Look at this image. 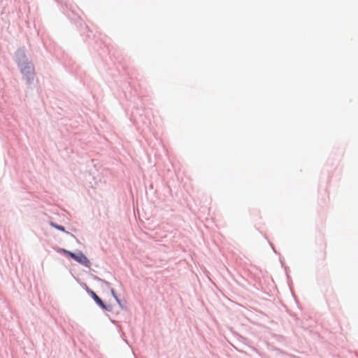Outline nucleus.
<instances>
[{
  "label": "nucleus",
  "instance_id": "nucleus-1",
  "mask_svg": "<svg viewBox=\"0 0 358 358\" xmlns=\"http://www.w3.org/2000/svg\"><path fill=\"white\" fill-rule=\"evenodd\" d=\"M62 251L64 254L67 255L71 258L73 259L74 260L81 264L82 265L88 268L90 266L91 264L90 260L83 252H79L78 253H73L66 250H63Z\"/></svg>",
  "mask_w": 358,
  "mask_h": 358
},
{
  "label": "nucleus",
  "instance_id": "nucleus-2",
  "mask_svg": "<svg viewBox=\"0 0 358 358\" xmlns=\"http://www.w3.org/2000/svg\"><path fill=\"white\" fill-rule=\"evenodd\" d=\"M91 295L94 301L103 308H106V306L101 301V299L92 291H91Z\"/></svg>",
  "mask_w": 358,
  "mask_h": 358
},
{
  "label": "nucleus",
  "instance_id": "nucleus-3",
  "mask_svg": "<svg viewBox=\"0 0 358 358\" xmlns=\"http://www.w3.org/2000/svg\"><path fill=\"white\" fill-rule=\"evenodd\" d=\"M50 224L53 227H55V228H56V229H59V230H60L62 231H65L64 228L62 226L58 225V224L52 223V222Z\"/></svg>",
  "mask_w": 358,
  "mask_h": 358
},
{
  "label": "nucleus",
  "instance_id": "nucleus-4",
  "mask_svg": "<svg viewBox=\"0 0 358 358\" xmlns=\"http://www.w3.org/2000/svg\"><path fill=\"white\" fill-rule=\"evenodd\" d=\"M111 292H112L113 295L115 296V292H114L113 289L111 290Z\"/></svg>",
  "mask_w": 358,
  "mask_h": 358
}]
</instances>
